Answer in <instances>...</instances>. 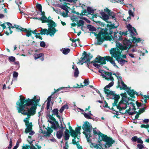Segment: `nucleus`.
Masks as SVG:
<instances>
[{
  "label": "nucleus",
  "instance_id": "nucleus-45",
  "mask_svg": "<svg viewBox=\"0 0 149 149\" xmlns=\"http://www.w3.org/2000/svg\"><path fill=\"white\" fill-rule=\"evenodd\" d=\"M18 75V73L16 72H14L13 73V77L14 78H17Z\"/></svg>",
  "mask_w": 149,
  "mask_h": 149
},
{
  "label": "nucleus",
  "instance_id": "nucleus-19",
  "mask_svg": "<svg viewBox=\"0 0 149 149\" xmlns=\"http://www.w3.org/2000/svg\"><path fill=\"white\" fill-rule=\"evenodd\" d=\"M52 124V127L54 130H57L59 127V125L58 122L56 120L54 121L49 120L48 119V121Z\"/></svg>",
  "mask_w": 149,
  "mask_h": 149
},
{
  "label": "nucleus",
  "instance_id": "nucleus-20",
  "mask_svg": "<svg viewBox=\"0 0 149 149\" xmlns=\"http://www.w3.org/2000/svg\"><path fill=\"white\" fill-rule=\"evenodd\" d=\"M26 125L27 127L25 129V132L26 133L30 132L32 129V125L31 123H27L26 124Z\"/></svg>",
  "mask_w": 149,
  "mask_h": 149
},
{
  "label": "nucleus",
  "instance_id": "nucleus-42",
  "mask_svg": "<svg viewBox=\"0 0 149 149\" xmlns=\"http://www.w3.org/2000/svg\"><path fill=\"white\" fill-rule=\"evenodd\" d=\"M40 46L42 47H44L45 46V43L44 41H42L40 43Z\"/></svg>",
  "mask_w": 149,
  "mask_h": 149
},
{
  "label": "nucleus",
  "instance_id": "nucleus-47",
  "mask_svg": "<svg viewBox=\"0 0 149 149\" xmlns=\"http://www.w3.org/2000/svg\"><path fill=\"white\" fill-rule=\"evenodd\" d=\"M141 127H144L146 128H147L149 127V125H141Z\"/></svg>",
  "mask_w": 149,
  "mask_h": 149
},
{
  "label": "nucleus",
  "instance_id": "nucleus-26",
  "mask_svg": "<svg viewBox=\"0 0 149 149\" xmlns=\"http://www.w3.org/2000/svg\"><path fill=\"white\" fill-rule=\"evenodd\" d=\"M54 115H56L57 117L59 119L60 118V117L58 115V110L57 109H55L52 111Z\"/></svg>",
  "mask_w": 149,
  "mask_h": 149
},
{
  "label": "nucleus",
  "instance_id": "nucleus-14",
  "mask_svg": "<svg viewBox=\"0 0 149 149\" xmlns=\"http://www.w3.org/2000/svg\"><path fill=\"white\" fill-rule=\"evenodd\" d=\"M79 18H81L79 16H77L75 15H73L71 17V20L73 22H75L77 23V27L78 28L81 27V29L83 30V26L84 25V22L82 20H79L78 22Z\"/></svg>",
  "mask_w": 149,
  "mask_h": 149
},
{
  "label": "nucleus",
  "instance_id": "nucleus-33",
  "mask_svg": "<svg viewBox=\"0 0 149 149\" xmlns=\"http://www.w3.org/2000/svg\"><path fill=\"white\" fill-rule=\"evenodd\" d=\"M147 98L149 99V93L148 95H144V98L142 100V102H144V103H146Z\"/></svg>",
  "mask_w": 149,
  "mask_h": 149
},
{
  "label": "nucleus",
  "instance_id": "nucleus-17",
  "mask_svg": "<svg viewBox=\"0 0 149 149\" xmlns=\"http://www.w3.org/2000/svg\"><path fill=\"white\" fill-rule=\"evenodd\" d=\"M117 79L118 80V84L119 87L120 88V89H124L127 87V86L125 84L122 80V78L120 75L117 77Z\"/></svg>",
  "mask_w": 149,
  "mask_h": 149
},
{
  "label": "nucleus",
  "instance_id": "nucleus-48",
  "mask_svg": "<svg viewBox=\"0 0 149 149\" xmlns=\"http://www.w3.org/2000/svg\"><path fill=\"white\" fill-rule=\"evenodd\" d=\"M9 79H8V81L6 82V84H4L3 85V89H6V85H8V83H9Z\"/></svg>",
  "mask_w": 149,
  "mask_h": 149
},
{
  "label": "nucleus",
  "instance_id": "nucleus-46",
  "mask_svg": "<svg viewBox=\"0 0 149 149\" xmlns=\"http://www.w3.org/2000/svg\"><path fill=\"white\" fill-rule=\"evenodd\" d=\"M65 87H62L59 88L57 90H56L55 92H58V91H59L60 90L63 89L64 88H65ZM66 88H70V87L69 86H68V87H67Z\"/></svg>",
  "mask_w": 149,
  "mask_h": 149
},
{
  "label": "nucleus",
  "instance_id": "nucleus-9",
  "mask_svg": "<svg viewBox=\"0 0 149 149\" xmlns=\"http://www.w3.org/2000/svg\"><path fill=\"white\" fill-rule=\"evenodd\" d=\"M100 136L101 137V139L100 140V141H103L106 142L105 145L106 148H109L111 146L112 144L115 142L110 137H107V135L102 134L100 132H99Z\"/></svg>",
  "mask_w": 149,
  "mask_h": 149
},
{
  "label": "nucleus",
  "instance_id": "nucleus-23",
  "mask_svg": "<svg viewBox=\"0 0 149 149\" xmlns=\"http://www.w3.org/2000/svg\"><path fill=\"white\" fill-rule=\"evenodd\" d=\"M56 136L58 139H60L63 135V131L60 130L57 132Z\"/></svg>",
  "mask_w": 149,
  "mask_h": 149
},
{
  "label": "nucleus",
  "instance_id": "nucleus-6",
  "mask_svg": "<svg viewBox=\"0 0 149 149\" xmlns=\"http://www.w3.org/2000/svg\"><path fill=\"white\" fill-rule=\"evenodd\" d=\"M105 77H104L105 79L108 80H111V82L109 83L108 85H107L104 88V91L107 96H110V95L113 94V91H110L108 88L112 86L114 84V79L112 76L111 72H107L105 74Z\"/></svg>",
  "mask_w": 149,
  "mask_h": 149
},
{
  "label": "nucleus",
  "instance_id": "nucleus-37",
  "mask_svg": "<svg viewBox=\"0 0 149 149\" xmlns=\"http://www.w3.org/2000/svg\"><path fill=\"white\" fill-rule=\"evenodd\" d=\"M26 115L28 116L27 117L25 118L24 120V122L26 123V124H27V123H29V118H30V116H31L29 115Z\"/></svg>",
  "mask_w": 149,
  "mask_h": 149
},
{
  "label": "nucleus",
  "instance_id": "nucleus-7",
  "mask_svg": "<svg viewBox=\"0 0 149 149\" xmlns=\"http://www.w3.org/2000/svg\"><path fill=\"white\" fill-rule=\"evenodd\" d=\"M48 26V29H43L40 28L41 35H49L51 37H53L54 36L56 33L58 31V30L55 28L56 27H54L50 25L49 24H47Z\"/></svg>",
  "mask_w": 149,
  "mask_h": 149
},
{
  "label": "nucleus",
  "instance_id": "nucleus-64",
  "mask_svg": "<svg viewBox=\"0 0 149 149\" xmlns=\"http://www.w3.org/2000/svg\"><path fill=\"white\" fill-rule=\"evenodd\" d=\"M48 129L47 130V131H48L47 132H49L50 133H51V132H52L53 130L51 129V128H50L49 127H48Z\"/></svg>",
  "mask_w": 149,
  "mask_h": 149
},
{
  "label": "nucleus",
  "instance_id": "nucleus-53",
  "mask_svg": "<svg viewBox=\"0 0 149 149\" xmlns=\"http://www.w3.org/2000/svg\"><path fill=\"white\" fill-rule=\"evenodd\" d=\"M51 98H52L51 95L49 96L48 97V98L47 99V103H50V102H51Z\"/></svg>",
  "mask_w": 149,
  "mask_h": 149
},
{
  "label": "nucleus",
  "instance_id": "nucleus-16",
  "mask_svg": "<svg viewBox=\"0 0 149 149\" xmlns=\"http://www.w3.org/2000/svg\"><path fill=\"white\" fill-rule=\"evenodd\" d=\"M81 129V127H77L75 129V131L72 130V128L70 127V130L71 132V135L72 136L75 137H77V136L79 134H80V131Z\"/></svg>",
  "mask_w": 149,
  "mask_h": 149
},
{
  "label": "nucleus",
  "instance_id": "nucleus-52",
  "mask_svg": "<svg viewBox=\"0 0 149 149\" xmlns=\"http://www.w3.org/2000/svg\"><path fill=\"white\" fill-rule=\"evenodd\" d=\"M76 138V137L72 139V143H73V144H76L77 145V143L78 144L79 143L78 142H76V139H75Z\"/></svg>",
  "mask_w": 149,
  "mask_h": 149
},
{
  "label": "nucleus",
  "instance_id": "nucleus-61",
  "mask_svg": "<svg viewBox=\"0 0 149 149\" xmlns=\"http://www.w3.org/2000/svg\"><path fill=\"white\" fill-rule=\"evenodd\" d=\"M149 119H145L143 120V122L146 123H147L149 122Z\"/></svg>",
  "mask_w": 149,
  "mask_h": 149
},
{
  "label": "nucleus",
  "instance_id": "nucleus-12",
  "mask_svg": "<svg viewBox=\"0 0 149 149\" xmlns=\"http://www.w3.org/2000/svg\"><path fill=\"white\" fill-rule=\"evenodd\" d=\"M104 12H106L109 15L111 14V13L113 12L111 11V10H109L107 8L104 9V11L102 10L100 11V14L102 16V19L106 21L109 19V17L108 15L106 14Z\"/></svg>",
  "mask_w": 149,
  "mask_h": 149
},
{
  "label": "nucleus",
  "instance_id": "nucleus-28",
  "mask_svg": "<svg viewBox=\"0 0 149 149\" xmlns=\"http://www.w3.org/2000/svg\"><path fill=\"white\" fill-rule=\"evenodd\" d=\"M87 11L90 14H93L94 13V10L92 8L88 7L87 8Z\"/></svg>",
  "mask_w": 149,
  "mask_h": 149
},
{
  "label": "nucleus",
  "instance_id": "nucleus-43",
  "mask_svg": "<svg viewBox=\"0 0 149 149\" xmlns=\"http://www.w3.org/2000/svg\"><path fill=\"white\" fill-rule=\"evenodd\" d=\"M12 146V143L11 139H10V143L8 146V149H10Z\"/></svg>",
  "mask_w": 149,
  "mask_h": 149
},
{
  "label": "nucleus",
  "instance_id": "nucleus-35",
  "mask_svg": "<svg viewBox=\"0 0 149 149\" xmlns=\"http://www.w3.org/2000/svg\"><path fill=\"white\" fill-rule=\"evenodd\" d=\"M60 7L62 9L65 10V12H66L67 13L69 12L68 8L66 6L64 5H61L60 6Z\"/></svg>",
  "mask_w": 149,
  "mask_h": 149
},
{
  "label": "nucleus",
  "instance_id": "nucleus-3",
  "mask_svg": "<svg viewBox=\"0 0 149 149\" xmlns=\"http://www.w3.org/2000/svg\"><path fill=\"white\" fill-rule=\"evenodd\" d=\"M125 95V94H122L121 95L123 97L121 100L119 102L118 104H117V103L120 98L119 95H117L114 92L113 94L110 95V96H108L110 97L112 96V99L114 100V101L113 103V110H114V109L117 108L120 113H126L125 109L127 107V105H129V101H130L131 99L127 97Z\"/></svg>",
  "mask_w": 149,
  "mask_h": 149
},
{
  "label": "nucleus",
  "instance_id": "nucleus-51",
  "mask_svg": "<svg viewBox=\"0 0 149 149\" xmlns=\"http://www.w3.org/2000/svg\"><path fill=\"white\" fill-rule=\"evenodd\" d=\"M137 141L138 143H140L141 144L143 143V141L140 138H138Z\"/></svg>",
  "mask_w": 149,
  "mask_h": 149
},
{
  "label": "nucleus",
  "instance_id": "nucleus-29",
  "mask_svg": "<svg viewBox=\"0 0 149 149\" xmlns=\"http://www.w3.org/2000/svg\"><path fill=\"white\" fill-rule=\"evenodd\" d=\"M70 50L69 48H64L62 50V53L64 54H67L70 52Z\"/></svg>",
  "mask_w": 149,
  "mask_h": 149
},
{
  "label": "nucleus",
  "instance_id": "nucleus-13",
  "mask_svg": "<svg viewBox=\"0 0 149 149\" xmlns=\"http://www.w3.org/2000/svg\"><path fill=\"white\" fill-rule=\"evenodd\" d=\"M35 19H38L39 20H41L42 23L47 22V24H49L50 25L56 27L57 26L56 23L53 21L52 19H49L45 16H42V17L38 18H34Z\"/></svg>",
  "mask_w": 149,
  "mask_h": 149
},
{
  "label": "nucleus",
  "instance_id": "nucleus-18",
  "mask_svg": "<svg viewBox=\"0 0 149 149\" xmlns=\"http://www.w3.org/2000/svg\"><path fill=\"white\" fill-rule=\"evenodd\" d=\"M124 90H125L128 93V94L130 95L131 97L134 98V95L136 93L133 90L130 89V88L129 87L127 86Z\"/></svg>",
  "mask_w": 149,
  "mask_h": 149
},
{
  "label": "nucleus",
  "instance_id": "nucleus-27",
  "mask_svg": "<svg viewBox=\"0 0 149 149\" xmlns=\"http://www.w3.org/2000/svg\"><path fill=\"white\" fill-rule=\"evenodd\" d=\"M43 55V54L42 53H41L39 54H34V56L35 58V59L36 60L42 57Z\"/></svg>",
  "mask_w": 149,
  "mask_h": 149
},
{
  "label": "nucleus",
  "instance_id": "nucleus-62",
  "mask_svg": "<svg viewBox=\"0 0 149 149\" xmlns=\"http://www.w3.org/2000/svg\"><path fill=\"white\" fill-rule=\"evenodd\" d=\"M35 37L37 38H38L40 39V40H42V38L39 35H35Z\"/></svg>",
  "mask_w": 149,
  "mask_h": 149
},
{
  "label": "nucleus",
  "instance_id": "nucleus-63",
  "mask_svg": "<svg viewBox=\"0 0 149 149\" xmlns=\"http://www.w3.org/2000/svg\"><path fill=\"white\" fill-rule=\"evenodd\" d=\"M29 148V146H23L22 149H28V148Z\"/></svg>",
  "mask_w": 149,
  "mask_h": 149
},
{
  "label": "nucleus",
  "instance_id": "nucleus-55",
  "mask_svg": "<svg viewBox=\"0 0 149 149\" xmlns=\"http://www.w3.org/2000/svg\"><path fill=\"white\" fill-rule=\"evenodd\" d=\"M19 146V143L18 142H17L16 143V146H15L14 147V148H13V149H16Z\"/></svg>",
  "mask_w": 149,
  "mask_h": 149
},
{
  "label": "nucleus",
  "instance_id": "nucleus-24",
  "mask_svg": "<svg viewBox=\"0 0 149 149\" xmlns=\"http://www.w3.org/2000/svg\"><path fill=\"white\" fill-rule=\"evenodd\" d=\"M70 40H71L72 42L71 45L72 46H74V47H76L77 45V44L76 43V42L77 41H78V42H79V39H75V40H73L72 39L70 38Z\"/></svg>",
  "mask_w": 149,
  "mask_h": 149
},
{
  "label": "nucleus",
  "instance_id": "nucleus-32",
  "mask_svg": "<svg viewBox=\"0 0 149 149\" xmlns=\"http://www.w3.org/2000/svg\"><path fill=\"white\" fill-rule=\"evenodd\" d=\"M88 28L90 31H94L96 30V29L94 27L91 25L88 26Z\"/></svg>",
  "mask_w": 149,
  "mask_h": 149
},
{
  "label": "nucleus",
  "instance_id": "nucleus-25",
  "mask_svg": "<svg viewBox=\"0 0 149 149\" xmlns=\"http://www.w3.org/2000/svg\"><path fill=\"white\" fill-rule=\"evenodd\" d=\"M69 131L68 129H66L65 132V139L67 140L69 139L70 135Z\"/></svg>",
  "mask_w": 149,
  "mask_h": 149
},
{
  "label": "nucleus",
  "instance_id": "nucleus-21",
  "mask_svg": "<svg viewBox=\"0 0 149 149\" xmlns=\"http://www.w3.org/2000/svg\"><path fill=\"white\" fill-rule=\"evenodd\" d=\"M19 29L22 31H24L26 33V36L27 37H29L31 35V32L30 30H28L26 29H24V28L20 27Z\"/></svg>",
  "mask_w": 149,
  "mask_h": 149
},
{
  "label": "nucleus",
  "instance_id": "nucleus-49",
  "mask_svg": "<svg viewBox=\"0 0 149 149\" xmlns=\"http://www.w3.org/2000/svg\"><path fill=\"white\" fill-rule=\"evenodd\" d=\"M45 136H49L51 135V134L49 132H47L45 133Z\"/></svg>",
  "mask_w": 149,
  "mask_h": 149
},
{
  "label": "nucleus",
  "instance_id": "nucleus-58",
  "mask_svg": "<svg viewBox=\"0 0 149 149\" xmlns=\"http://www.w3.org/2000/svg\"><path fill=\"white\" fill-rule=\"evenodd\" d=\"M120 34L122 35H124L125 36H126L127 35V32H123L121 33V31H120Z\"/></svg>",
  "mask_w": 149,
  "mask_h": 149
},
{
  "label": "nucleus",
  "instance_id": "nucleus-10",
  "mask_svg": "<svg viewBox=\"0 0 149 149\" xmlns=\"http://www.w3.org/2000/svg\"><path fill=\"white\" fill-rule=\"evenodd\" d=\"M127 28L128 30L130 31V34L133 38V40L135 42H138L141 41V40L140 38H136L134 37L137 35V33L136 32V29L132 26L128 24L127 25Z\"/></svg>",
  "mask_w": 149,
  "mask_h": 149
},
{
  "label": "nucleus",
  "instance_id": "nucleus-1",
  "mask_svg": "<svg viewBox=\"0 0 149 149\" xmlns=\"http://www.w3.org/2000/svg\"><path fill=\"white\" fill-rule=\"evenodd\" d=\"M20 99L17 103V108L19 113L23 115H33L36 113L37 103L40 100L38 96H35L31 100L25 99L22 95L20 96Z\"/></svg>",
  "mask_w": 149,
  "mask_h": 149
},
{
  "label": "nucleus",
  "instance_id": "nucleus-54",
  "mask_svg": "<svg viewBox=\"0 0 149 149\" xmlns=\"http://www.w3.org/2000/svg\"><path fill=\"white\" fill-rule=\"evenodd\" d=\"M63 1L71 3L72 2H74L76 1L77 0H63Z\"/></svg>",
  "mask_w": 149,
  "mask_h": 149
},
{
  "label": "nucleus",
  "instance_id": "nucleus-38",
  "mask_svg": "<svg viewBox=\"0 0 149 149\" xmlns=\"http://www.w3.org/2000/svg\"><path fill=\"white\" fill-rule=\"evenodd\" d=\"M109 15L111 17L112 19L114 20L116 19L115 14L113 12L111 13V14Z\"/></svg>",
  "mask_w": 149,
  "mask_h": 149
},
{
  "label": "nucleus",
  "instance_id": "nucleus-57",
  "mask_svg": "<svg viewBox=\"0 0 149 149\" xmlns=\"http://www.w3.org/2000/svg\"><path fill=\"white\" fill-rule=\"evenodd\" d=\"M64 109H68V106L67 104H65L63 106Z\"/></svg>",
  "mask_w": 149,
  "mask_h": 149
},
{
  "label": "nucleus",
  "instance_id": "nucleus-40",
  "mask_svg": "<svg viewBox=\"0 0 149 149\" xmlns=\"http://www.w3.org/2000/svg\"><path fill=\"white\" fill-rule=\"evenodd\" d=\"M128 13L130 16L134 17V13L131 10H130L128 11Z\"/></svg>",
  "mask_w": 149,
  "mask_h": 149
},
{
  "label": "nucleus",
  "instance_id": "nucleus-15",
  "mask_svg": "<svg viewBox=\"0 0 149 149\" xmlns=\"http://www.w3.org/2000/svg\"><path fill=\"white\" fill-rule=\"evenodd\" d=\"M129 109L128 110H125V113H127L129 115H132L135 113V104L134 103L130 101H129Z\"/></svg>",
  "mask_w": 149,
  "mask_h": 149
},
{
  "label": "nucleus",
  "instance_id": "nucleus-44",
  "mask_svg": "<svg viewBox=\"0 0 149 149\" xmlns=\"http://www.w3.org/2000/svg\"><path fill=\"white\" fill-rule=\"evenodd\" d=\"M137 146L139 149H142L144 148V146L141 144H138L137 145Z\"/></svg>",
  "mask_w": 149,
  "mask_h": 149
},
{
  "label": "nucleus",
  "instance_id": "nucleus-4",
  "mask_svg": "<svg viewBox=\"0 0 149 149\" xmlns=\"http://www.w3.org/2000/svg\"><path fill=\"white\" fill-rule=\"evenodd\" d=\"M111 29L109 30V32L106 28L102 29L99 32L96 38L97 39L95 42V44L99 45L101 44L104 40H110L111 38L108 36L109 34L111 35L113 33Z\"/></svg>",
  "mask_w": 149,
  "mask_h": 149
},
{
  "label": "nucleus",
  "instance_id": "nucleus-31",
  "mask_svg": "<svg viewBox=\"0 0 149 149\" xmlns=\"http://www.w3.org/2000/svg\"><path fill=\"white\" fill-rule=\"evenodd\" d=\"M47 118L48 119H48L49 120L52 121H54L55 120V119L50 114H48Z\"/></svg>",
  "mask_w": 149,
  "mask_h": 149
},
{
  "label": "nucleus",
  "instance_id": "nucleus-39",
  "mask_svg": "<svg viewBox=\"0 0 149 149\" xmlns=\"http://www.w3.org/2000/svg\"><path fill=\"white\" fill-rule=\"evenodd\" d=\"M68 13H67L66 12L65 13L64 12H63L61 13V15L63 16L64 17H65L68 16Z\"/></svg>",
  "mask_w": 149,
  "mask_h": 149
},
{
  "label": "nucleus",
  "instance_id": "nucleus-5",
  "mask_svg": "<svg viewBox=\"0 0 149 149\" xmlns=\"http://www.w3.org/2000/svg\"><path fill=\"white\" fill-rule=\"evenodd\" d=\"M121 50L117 48H112L110 50V53L111 56L115 58L120 64L123 65L127 61L121 58Z\"/></svg>",
  "mask_w": 149,
  "mask_h": 149
},
{
  "label": "nucleus",
  "instance_id": "nucleus-22",
  "mask_svg": "<svg viewBox=\"0 0 149 149\" xmlns=\"http://www.w3.org/2000/svg\"><path fill=\"white\" fill-rule=\"evenodd\" d=\"M72 68L74 69V76L75 77H77L78 76L79 74V71L77 67L76 66H75L73 65L72 66Z\"/></svg>",
  "mask_w": 149,
  "mask_h": 149
},
{
  "label": "nucleus",
  "instance_id": "nucleus-11",
  "mask_svg": "<svg viewBox=\"0 0 149 149\" xmlns=\"http://www.w3.org/2000/svg\"><path fill=\"white\" fill-rule=\"evenodd\" d=\"M123 45L119 43H116V46L120 50H126L128 48H130L131 46V42L129 40L125 39L123 41Z\"/></svg>",
  "mask_w": 149,
  "mask_h": 149
},
{
  "label": "nucleus",
  "instance_id": "nucleus-60",
  "mask_svg": "<svg viewBox=\"0 0 149 149\" xmlns=\"http://www.w3.org/2000/svg\"><path fill=\"white\" fill-rule=\"evenodd\" d=\"M36 7L38 9L42 8V6L40 4H37L36 6Z\"/></svg>",
  "mask_w": 149,
  "mask_h": 149
},
{
  "label": "nucleus",
  "instance_id": "nucleus-56",
  "mask_svg": "<svg viewBox=\"0 0 149 149\" xmlns=\"http://www.w3.org/2000/svg\"><path fill=\"white\" fill-rule=\"evenodd\" d=\"M19 26H18V25H14V26H12H12H10V27H11L12 28H16L17 29H18V28H19Z\"/></svg>",
  "mask_w": 149,
  "mask_h": 149
},
{
  "label": "nucleus",
  "instance_id": "nucleus-59",
  "mask_svg": "<svg viewBox=\"0 0 149 149\" xmlns=\"http://www.w3.org/2000/svg\"><path fill=\"white\" fill-rule=\"evenodd\" d=\"M6 24H7L9 29L10 28V26H12V24L10 23L9 22H6Z\"/></svg>",
  "mask_w": 149,
  "mask_h": 149
},
{
  "label": "nucleus",
  "instance_id": "nucleus-2",
  "mask_svg": "<svg viewBox=\"0 0 149 149\" xmlns=\"http://www.w3.org/2000/svg\"><path fill=\"white\" fill-rule=\"evenodd\" d=\"M84 57H81L79 60V62L77 63L79 65L83 64L84 63H87V66L88 67V64L93 63L94 66L99 69L100 67H101L102 64H106V62L105 60H107L109 61L114 66L118 67L115 62L113 58L109 56H107L105 57H102L100 56H98L95 58L97 61H94L91 62H90V60L93 57V56L91 54H86V52Z\"/></svg>",
  "mask_w": 149,
  "mask_h": 149
},
{
  "label": "nucleus",
  "instance_id": "nucleus-41",
  "mask_svg": "<svg viewBox=\"0 0 149 149\" xmlns=\"http://www.w3.org/2000/svg\"><path fill=\"white\" fill-rule=\"evenodd\" d=\"M138 138L137 136H135L132 138V140L133 141L136 142L137 141Z\"/></svg>",
  "mask_w": 149,
  "mask_h": 149
},
{
  "label": "nucleus",
  "instance_id": "nucleus-8",
  "mask_svg": "<svg viewBox=\"0 0 149 149\" xmlns=\"http://www.w3.org/2000/svg\"><path fill=\"white\" fill-rule=\"evenodd\" d=\"M82 128L84 131L83 133L85 134L87 141L90 142L89 138L91 137V132L92 128L91 125L88 122L86 121L83 124Z\"/></svg>",
  "mask_w": 149,
  "mask_h": 149
},
{
  "label": "nucleus",
  "instance_id": "nucleus-30",
  "mask_svg": "<svg viewBox=\"0 0 149 149\" xmlns=\"http://www.w3.org/2000/svg\"><path fill=\"white\" fill-rule=\"evenodd\" d=\"M99 132H100L99 131L97 130V129L96 128H95L93 129V133L94 134H99V140H100V138H101V136H100V134Z\"/></svg>",
  "mask_w": 149,
  "mask_h": 149
},
{
  "label": "nucleus",
  "instance_id": "nucleus-36",
  "mask_svg": "<svg viewBox=\"0 0 149 149\" xmlns=\"http://www.w3.org/2000/svg\"><path fill=\"white\" fill-rule=\"evenodd\" d=\"M8 59L9 61L13 62L15 61V58L14 56H10L8 57Z\"/></svg>",
  "mask_w": 149,
  "mask_h": 149
},
{
  "label": "nucleus",
  "instance_id": "nucleus-34",
  "mask_svg": "<svg viewBox=\"0 0 149 149\" xmlns=\"http://www.w3.org/2000/svg\"><path fill=\"white\" fill-rule=\"evenodd\" d=\"M83 114L84 116L86 118L89 119H92V118L89 114L86 113H83Z\"/></svg>",
  "mask_w": 149,
  "mask_h": 149
},
{
  "label": "nucleus",
  "instance_id": "nucleus-50",
  "mask_svg": "<svg viewBox=\"0 0 149 149\" xmlns=\"http://www.w3.org/2000/svg\"><path fill=\"white\" fill-rule=\"evenodd\" d=\"M84 83L85 84L84 86H86L89 84V81L87 80H85L84 81Z\"/></svg>",
  "mask_w": 149,
  "mask_h": 149
}]
</instances>
